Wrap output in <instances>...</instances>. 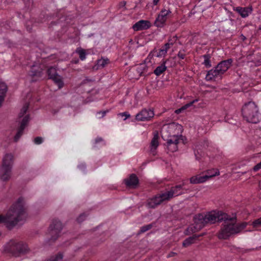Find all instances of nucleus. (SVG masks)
I'll use <instances>...</instances> for the list:
<instances>
[{"label":"nucleus","mask_w":261,"mask_h":261,"mask_svg":"<svg viewBox=\"0 0 261 261\" xmlns=\"http://www.w3.org/2000/svg\"><path fill=\"white\" fill-rule=\"evenodd\" d=\"M25 217L23 199L19 198L8 211L6 216H0V224L5 223L8 228L11 229L19 222L23 220Z\"/></svg>","instance_id":"obj_1"},{"label":"nucleus","mask_w":261,"mask_h":261,"mask_svg":"<svg viewBox=\"0 0 261 261\" xmlns=\"http://www.w3.org/2000/svg\"><path fill=\"white\" fill-rule=\"evenodd\" d=\"M25 217L23 199L19 198L8 211L6 216H0V224L5 223L8 228L11 229L19 222L23 220Z\"/></svg>","instance_id":"obj_2"},{"label":"nucleus","mask_w":261,"mask_h":261,"mask_svg":"<svg viewBox=\"0 0 261 261\" xmlns=\"http://www.w3.org/2000/svg\"><path fill=\"white\" fill-rule=\"evenodd\" d=\"M222 221L223 223L217 234L219 239L226 240L231 235L240 233L247 225L246 222L237 224L236 216L231 217L228 214Z\"/></svg>","instance_id":"obj_3"},{"label":"nucleus","mask_w":261,"mask_h":261,"mask_svg":"<svg viewBox=\"0 0 261 261\" xmlns=\"http://www.w3.org/2000/svg\"><path fill=\"white\" fill-rule=\"evenodd\" d=\"M226 214L219 211L209 212L206 215L199 214L194 217L195 225L194 227L196 231H198L208 223L213 224L216 222L222 221Z\"/></svg>","instance_id":"obj_4"},{"label":"nucleus","mask_w":261,"mask_h":261,"mask_svg":"<svg viewBox=\"0 0 261 261\" xmlns=\"http://www.w3.org/2000/svg\"><path fill=\"white\" fill-rule=\"evenodd\" d=\"M5 253L14 257H19L30 252L28 245L22 242L11 240L4 247Z\"/></svg>","instance_id":"obj_5"},{"label":"nucleus","mask_w":261,"mask_h":261,"mask_svg":"<svg viewBox=\"0 0 261 261\" xmlns=\"http://www.w3.org/2000/svg\"><path fill=\"white\" fill-rule=\"evenodd\" d=\"M242 114L247 122L257 123L259 121V114L257 106L254 102L245 103L242 109Z\"/></svg>","instance_id":"obj_6"},{"label":"nucleus","mask_w":261,"mask_h":261,"mask_svg":"<svg viewBox=\"0 0 261 261\" xmlns=\"http://www.w3.org/2000/svg\"><path fill=\"white\" fill-rule=\"evenodd\" d=\"M63 229V225L58 219H54L48 228V234L50 236L49 242H54L59 237Z\"/></svg>","instance_id":"obj_7"},{"label":"nucleus","mask_w":261,"mask_h":261,"mask_svg":"<svg viewBox=\"0 0 261 261\" xmlns=\"http://www.w3.org/2000/svg\"><path fill=\"white\" fill-rule=\"evenodd\" d=\"M172 16V12L170 9H163L160 12L154 21V25L158 28L163 27L166 21Z\"/></svg>","instance_id":"obj_8"},{"label":"nucleus","mask_w":261,"mask_h":261,"mask_svg":"<svg viewBox=\"0 0 261 261\" xmlns=\"http://www.w3.org/2000/svg\"><path fill=\"white\" fill-rule=\"evenodd\" d=\"M169 201L165 192L159 194L149 199L147 202V206L149 208H154L164 201Z\"/></svg>","instance_id":"obj_9"},{"label":"nucleus","mask_w":261,"mask_h":261,"mask_svg":"<svg viewBox=\"0 0 261 261\" xmlns=\"http://www.w3.org/2000/svg\"><path fill=\"white\" fill-rule=\"evenodd\" d=\"M49 79H51L58 86L59 88L63 87L64 83L61 76L58 74L57 70L53 67H49L47 70Z\"/></svg>","instance_id":"obj_10"},{"label":"nucleus","mask_w":261,"mask_h":261,"mask_svg":"<svg viewBox=\"0 0 261 261\" xmlns=\"http://www.w3.org/2000/svg\"><path fill=\"white\" fill-rule=\"evenodd\" d=\"M29 121L30 116L29 115H27L23 117L21 122H20L19 124V126L17 128V133L14 138V141L15 142H17L21 136L22 135L23 130L25 127L28 125Z\"/></svg>","instance_id":"obj_11"},{"label":"nucleus","mask_w":261,"mask_h":261,"mask_svg":"<svg viewBox=\"0 0 261 261\" xmlns=\"http://www.w3.org/2000/svg\"><path fill=\"white\" fill-rule=\"evenodd\" d=\"M181 137V135H173L170 137V138L167 139L166 143L169 150L173 152L177 150V144L179 143L180 138Z\"/></svg>","instance_id":"obj_12"},{"label":"nucleus","mask_w":261,"mask_h":261,"mask_svg":"<svg viewBox=\"0 0 261 261\" xmlns=\"http://www.w3.org/2000/svg\"><path fill=\"white\" fill-rule=\"evenodd\" d=\"M154 116L153 111L151 110L143 109L136 116L138 121H148Z\"/></svg>","instance_id":"obj_13"},{"label":"nucleus","mask_w":261,"mask_h":261,"mask_svg":"<svg viewBox=\"0 0 261 261\" xmlns=\"http://www.w3.org/2000/svg\"><path fill=\"white\" fill-rule=\"evenodd\" d=\"M184 183L182 185H179L174 187H171L169 191L165 192L167 197L169 201L173 198L174 196H176L182 194L181 190L182 187L184 186Z\"/></svg>","instance_id":"obj_14"},{"label":"nucleus","mask_w":261,"mask_h":261,"mask_svg":"<svg viewBox=\"0 0 261 261\" xmlns=\"http://www.w3.org/2000/svg\"><path fill=\"white\" fill-rule=\"evenodd\" d=\"M43 66L40 64L33 65L29 71V75L32 77H40L42 76Z\"/></svg>","instance_id":"obj_15"},{"label":"nucleus","mask_w":261,"mask_h":261,"mask_svg":"<svg viewBox=\"0 0 261 261\" xmlns=\"http://www.w3.org/2000/svg\"><path fill=\"white\" fill-rule=\"evenodd\" d=\"M126 187L136 188L139 184V179L135 174H132L129 177L124 180Z\"/></svg>","instance_id":"obj_16"},{"label":"nucleus","mask_w":261,"mask_h":261,"mask_svg":"<svg viewBox=\"0 0 261 261\" xmlns=\"http://www.w3.org/2000/svg\"><path fill=\"white\" fill-rule=\"evenodd\" d=\"M14 158L12 153H6L3 157L2 166L12 168Z\"/></svg>","instance_id":"obj_17"},{"label":"nucleus","mask_w":261,"mask_h":261,"mask_svg":"<svg viewBox=\"0 0 261 261\" xmlns=\"http://www.w3.org/2000/svg\"><path fill=\"white\" fill-rule=\"evenodd\" d=\"M150 27V23L148 20H141L135 23L133 28L134 31H138L143 30H147Z\"/></svg>","instance_id":"obj_18"},{"label":"nucleus","mask_w":261,"mask_h":261,"mask_svg":"<svg viewBox=\"0 0 261 261\" xmlns=\"http://www.w3.org/2000/svg\"><path fill=\"white\" fill-rule=\"evenodd\" d=\"M223 74V72L216 66L214 69H212L207 72L205 78L207 81H211L216 77L221 76Z\"/></svg>","instance_id":"obj_19"},{"label":"nucleus","mask_w":261,"mask_h":261,"mask_svg":"<svg viewBox=\"0 0 261 261\" xmlns=\"http://www.w3.org/2000/svg\"><path fill=\"white\" fill-rule=\"evenodd\" d=\"M12 169L1 166L0 169V178L4 181H8L11 178Z\"/></svg>","instance_id":"obj_20"},{"label":"nucleus","mask_w":261,"mask_h":261,"mask_svg":"<svg viewBox=\"0 0 261 261\" xmlns=\"http://www.w3.org/2000/svg\"><path fill=\"white\" fill-rule=\"evenodd\" d=\"M234 10L238 12L243 18L247 17L249 14L252 11V8L251 6L247 7H237L234 8Z\"/></svg>","instance_id":"obj_21"},{"label":"nucleus","mask_w":261,"mask_h":261,"mask_svg":"<svg viewBox=\"0 0 261 261\" xmlns=\"http://www.w3.org/2000/svg\"><path fill=\"white\" fill-rule=\"evenodd\" d=\"M232 63V60L229 59L220 62L216 66L217 68L220 69L224 73L230 67Z\"/></svg>","instance_id":"obj_22"},{"label":"nucleus","mask_w":261,"mask_h":261,"mask_svg":"<svg viewBox=\"0 0 261 261\" xmlns=\"http://www.w3.org/2000/svg\"><path fill=\"white\" fill-rule=\"evenodd\" d=\"M7 90V85L4 82H0V107L5 100Z\"/></svg>","instance_id":"obj_23"},{"label":"nucleus","mask_w":261,"mask_h":261,"mask_svg":"<svg viewBox=\"0 0 261 261\" xmlns=\"http://www.w3.org/2000/svg\"><path fill=\"white\" fill-rule=\"evenodd\" d=\"M159 136L158 135V133L156 132L154 133L153 137L151 140L150 143V147H151V151L153 152L156 149V148L159 146Z\"/></svg>","instance_id":"obj_24"},{"label":"nucleus","mask_w":261,"mask_h":261,"mask_svg":"<svg viewBox=\"0 0 261 261\" xmlns=\"http://www.w3.org/2000/svg\"><path fill=\"white\" fill-rule=\"evenodd\" d=\"M166 62L167 60L164 61L161 65L155 69L153 72L156 75L159 76L166 71L167 69V67L165 65Z\"/></svg>","instance_id":"obj_25"},{"label":"nucleus","mask_w":261,"mask_h":261,"mask_svg":"<svg viewBox=\"0 0 261 261\" xmlns=\"http://www.w3.org/2000/svg\"><path fill=\"white\" fill-rule=\"evenodd\" d=\"M202 235H200V236H201ZM199 236H197L196 234L193 235L192 237H190L186 239L182 243V246L186 247L192 244H193L194 242V241L197 239Z\"/></svg>","instance_id":"obj_26"},{"label":"nucleus","mask_w":261,"mask_h":261,"mask_svg":"<svg viewBox=\"0 0 261 261\" xmlns=\"http://www.w3.org/2000/svg\"><path fill=\"white\" fill-rule=\"evenodd\" d=\"M218 175H219V170L218 169H213L208 170L206 174L203 175V176H206L205 178V180L206 181L207 179Z\"/></svg>","instance_id":"obj_27"},{"label":"nucleus","mask_w":261,"mask_h":261,"mask_svg":"<svg viewBox=\"0 0 261 261\" xmlns=\"http://www.w3.org/2000/svg\"><path fill=\"white\" fill-rule=\"evenodd\" d=\"M205 177L206 176H193L190 179V182L193 184L202 183L205 181Z\"/></svg>","instance_id":"obj_28"},{"label":"nucleus","mask_w":261,"mask_h":261,"mask_svg":"<svg viewBox=\"0 0 261 261\" xmlns=\"http://www.w3.org/2000/svg\"><path fill=\"white\" fill-rule=\"evenodd\" d=\"M63 254L62 252H59L57 254L52 255L49 258L46 259L45 261H63Z\"/></svg>","instance_id":"obj_29"},{"label":"nucleus","mask_w":261,"mask_h":261,"mask_svg":"<svg viewBox=\"0 0 261 261\" xmlns=\"http://www.w3.org/2000/svg\"><path fill=\"white\" fill-rule=\"evenodd\" d=\"M153 226V225L152 223L142 226L138 232L137 235H140L141 233L146 232L147 231L151 229Z\"/></svg>","instance_id":"obj_30"},{"label":"nucleus","mask_w":261,"mask_h":261,"mask_svg":"<svg viewBox=\"0 0 261 261\" xmlns=\"http://www.w3.org/2000/svg\"><path fill=\"white\" fill-rule=\"evenodd\" d=\"M204 59L203 64L206 68L211 67V63L210 61L211 56L210 54H206L203 56Z\"/></svg>","instance_id":"obj_31"},{"label":"nucleus","mask_w":261,"mask_h":261,"mask_svg":"<svg viewBox=\"0 0 261 261\" xmlns=\"http://www.w3.org/2000/svg\"><path fill=\"white\" fill-rule=\"evenodd\" d=\"M76 53L79 55V57L81 60H84L86 59V51L85 49L78 48L76 50Z\"/></svg>","instance_id":"obj_32"},{"label":"nucleus","mask_w":261,"mask_h":261,"mask_svg":"<svg viewBox=\"0 0 261 261\" xmlns=\"http://www.w3.org/2000/svg\"><path fill=\"white\" fill-rule=\"evenodd\" d=\"M253 228H258L261 227V217L254 220L251 224Z\"/></svg>","instance_id":"obj_33"},{"label":"nucleus","mask_w":261,"mask_h":261,"mask_svg":"<svg viewBox=\"0 0 261 261\" xmlns=\"http://www.w3.org/2000/svg\"><path fill=\"white\" fill-rule=\"evenodd\" d=\"M108 63L109 60L108 59H101L97 61V65L98 67H104Z\"/></svg>","instance_id":"obj_34"},{"label":"nucleus","mask_w":261,"mask_h":261,"mask_svg":"<svg viewBox=\"0 0 261 261\" xmlns=\"http://www.w3.org/2000/svg\"><path fill=\"white\" fill-rule=\"evenodd\" d=\"M28 107L29 105L27 103L22 107L20 113H19V118L23 117V115L26 113L28 111Z\"/></svg>","instance_id":"obj_35"},{"label":"nucleus","mask_w":261,"mask_h":261,"mask_svg":"<svg viewBox=\"0 0 261 261\" xmlns=\"http://www.w3.org/2000/svg\"><path fill=\"white\" fill-rule=\"evenodd\" d=\"M173 44L172 42L170 43L169 42L165 44L164 46L162 48L163 49V52L167 53L168 49L170 48V46Z\"/></svg>","instance_id":"obj_36"},{"label":"nucleus","mask_w":261,"mask_h":261,"mask_svg":"<svg viewBox=\"0 0 261 261\" xmlns=\"http://www.w3.org/2000/svg\"><path fill=\"white\" fill-rule=\"evenodd\" d=\"M86 217L87 215L85 213H83L78 217L77 218V221L79 223H82L85 220Z\"/></svg>","instance_id":"obj_37"},{"label":"nucleus","mask_w":261,"mask_h":261,"mask_svg":"<svg viewBox=\"0 0 261 261\" xmlns=\"http://www.w3.org/2000/svg\"><path fill=\"white\" fill-rule=\"evenodd\" d=\"M34 143L36 144H40L42 143L43 139L41 137H37L34 139Z\"/></svg>","instance_id":"obj_38"},{"label":"nucleus","mask_w":261,"mask_h":261,"mask_svg":"<svg viewBox=\"0 0 261 261\" xmlns=\"http://www.w3.org/2000/svg\"><path fill=\"white\" fill-rule=\"evenodd\" d=\"M177 56L179 58L181 59H184L185 58L186 54L185 53V50H180L179 51Z\"/></svg>","instance_id":"obj_39"},{"label":"nucleus","mask_w":261,"mask_h":261,"mask_svg":"<svg viewBox=\"0 0 261 261\" xmlns=\"http://www.w3.org/2000/svg\"><path fill=\"white\" fill-rule=\"evenodd\" d=\"M197 101V100L196 99V100H194L189 102V103H187V104L185 105V106H184L183 107H181L182 110H186L188 107H189L190 106H192L195 101Z\"/></svg>","instance_id":"obj_40"},{"label":"nucleus","mask_w":261,"mask_h":261,"mask_svg":"<svg viewBox=\"0 0 261 261\" xmlns=\"http://www.w3.org/2000/svg\"><path fill=\"white\" fill-rule=\"evenodd\" d=\"M261 169V162L257 164L253 168V170L254 171H257L258 170Z\"/></svg>","instance_id":"obj_41"},{"label":"nucleus","mask_w":261,"mask_h":261,"mask_svg":"<svg viewBox=\"0 0 261 261\" xmlns=\"http://www.w3.org/2000/svg\"><path fill=\"white\" fill-rule=\"evenodd\" d=\"M162 51H163V49H162V48L161 49H160L159 53L157 54L156 57H161V56H164L166 54V53H164V51L163 52Z\"/></svg>","instance_id":"obj_42"},{"label":"nucleus","mask_w":261,"mask_h":261,"mask_svg":"<svg viewBox=\"0 0 261 261\" xmlns=\"http://www.w3.org/2000/svg\"><path fill=\"white\" fill-rule=\"evenodd\" d=\"M26 7L29 8L30 5L33 3L32 0H24Z\"/></svg>","instance_id":"obj_43"},{"label":"nucleus","mask_w":261,"mask_h":261,"mask_svg":"<svg viewBox=\"0 0 261 261\" xmlns=\"http://www.w3.org/2000/svg\"><path fill=\"white\" fill-rule=\"evenodd\" d=\"M120 115L122 116H125L124 120H125L126 119L129 118L130 117V115L127 112H123V113H120Z\"/></svg>","instance_id":"obj_44"},{"label":"nucleus","mask_w":261,"mask_h":261,"mask_svg":"<svg viewBox=\"0 0 261 261\" xmlns=\"http://www.w3.org/2000/svg\"><path fill=\"white\" fill-rule=\"evenodd\" d=\"M108 112V110H106V111H99L97 113L98 114H101V117H103L106 113Z\"/></svg>","instance_id":"obj_45"},{"label":"nucleus","mask_w":261,"mask_h":261,"mask_svg":"<svg viewBox=\"0 0 261 261\" xmlns=\"http://www.w3.org/2000/svg\"><path fill=\"white\" fill-rule=\"evenodd\" d=\"M103 139L101 138H97L95 139V143H99L100 142H102Z\"/></svg>","instance_id":"obj_46"},{"label":"nucleus","mask_w":261,"mask_h":261,"mask_svg":"<svg viewBox=\"0 0 261 261\" xmlns=\"http://www.w3.org/2000/svg\"><path fill=\"white\" fill-rule=\"evenodd\" d=\"M240 38L243 41H244L246 39V37L244 36L243 34H241V35L240 36Z\"/></svg>","instance_id":"obj_47"},{"label":"nucleus","mask_w":261,"mask_h":261,"mask_svg":"<svg viewBox=\"0 0 261 261\" xmlns=\"http://www.w3.org/2000/svg\"><path fill=\"white\" fill-rule=\"evenodd\" d=\"M182 108L179 109H177L175 111V113H177V114H179V113H180L181 112V111H182Z\"/></svg>","instance_id":"obj_48"},{"label":"nucleus","mask_w":261,"mask_h":261,"mask_svg":"<svg viewBox=\"0 0 261 261\" xmlns=\"http://www.w3.org/2000/svg\"><path fill=\"white\" fill-rule=\"evenodd\" d=\"M175 254V253L174 252H170L168 255V257H172Z\"/></svg>","instance_id":"obj_49"},{"label":"nucleus","mask_w":261,"mask_h":261,"mask_svg":"<svg viewBox=\"0 0 261 261\" xmlns=\"http://www.w3.org/2000/svg\"><path fill=\"white\" fill-rule=\"evenodd\" d=\"M160 0H153V4L154 5H156Z\"/></svg>","instance_id":"obj_50"},{"label":"nucleus","mask_w":261,"mask_h":261,"mask_svg":"<svg viewBox=\"0 0 261 261\" xmlns=\"http://www.w3.org/2000/svg\"><path fill=\"white\" fill-rule=\"evenodd\" d=\"M78 60H77L75 62V63H77L78 62Z\"/></svg>","instance_id":"obj_51"}]
</instances>
